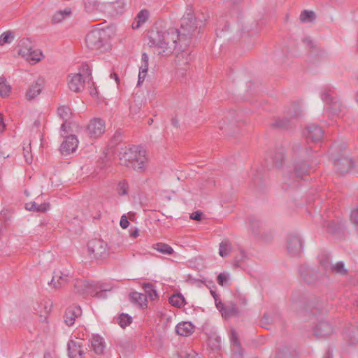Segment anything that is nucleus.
Segmentation results:
<instances>
[{"label": "nucleus", "instance_id": "aec40b11", "mask_svg": "<svg viewBox=\"0 0 358 358\" xmlns=\"http://www.w3.org/2000/svg\"><path fill=\"white\" fill-rule=\"evenodd\" d=\"M301 278L308 284L315 283L318 279V273L306 265H301L299 268Z\"/></svg>", "mask_w": 358, "mask_h": 358}, {"label": "nucleus", "instance_id": "e433bc0d", "mask_svg": "<svg viewBox=\"0 0 358 358\" xmlns=\"http://www.w3.org/2000/svg\"><path fill=\"white\" fill-rule=\"evenodd\" d=\"M231 250V243L228 240H224L220 244L219 254L221 257H225L229 255Z\"/></svg>", "mask_w": 358, "mask_h": 358}, {"label": "nucleus", "instance_id": "0e129e2a", "mask_svg": "<svg viewBox=\"0 0 358 358\" xmlns=\"http://www.w3.org/2000/svg\"><path fill=\"white\" fill-rule=\"evenodd\" d=\"M210 292L211 295L213 296V297L214 298L215 301H218V299H219V296H218V294L216 293V292H215V290H213V289H210Z\"/></svg>", "mask_w": 358, "mask_h": 358}, {"label": "nucleus", "instance_id": "a18cd8bd", "mask_svg": "<svg viewBox=\"0 0 358 358\" xmlns=\"http://www.w3.org/2000/svg\"><path fill=\"white\" fill-rule=\"evenodd\" d=\"M14 38V34L11 31L3 32L0 36V45H3L6 43H10L13 41Z\"/></svg>", "mask_w": 358, "mask_h": 358}, {"label": "nucleus", "instance_id": "7c9ffc66", "mask_svg": "<svg viewBox=\"0 0 358 358\" xmlns=\"http://www.w3.org/2000/svg\"><path fill=\"white\" fill-rule=\"evenodd\" d=\"M131 302L139 306L141 308L147 306V295L138 292H132L129 294Z\"/></svg>", "mask_w": 358, "mask_h": 358}, {"label": "nucleus", "instance_id": "b1692460", "mask_svg": "<svg viewBox=\"0 0 358 358\" xmlns=\"http://www.w3.org/2000/svg\"><path fill=\"white\" fill-rule=\"evenodd\" d=\"M84 11L87 14L103 12V3L98 0H83Z\"/></svg>", "mask_w": 358, "mask_h": 358}, {"label": "nucleus", "instance_id": "f704fd0d", "mask_svg": "<svg viewBox=\"0 0 358 358\" xmlns=\"http://www.w3.org/2000/svg\"><path fill=\"white\" fill-rule=\"evenodd\" d=\"M169 303L175 307L182 308L185 304V300L184 296L181 294H176L172 295L169 298Z\"/></svg>", "mask_w": 358, "mask_h": 358}, {"label": "nucleus", "instance_id": "f3484780", "mask_svg": "<svg viewBox=\"0 0 358 358\" xmlns=\"http://www.w3.org/2000/svg\"><path fill=\"white\" fill-rule=\"evenodd\" d=\"M304 135L307 140L317 143L322 138L324 131L320 127L316 124H309L306 128Z\"/></svg>", "mask_w": 358, "mask_h": 358}, {"label": "nucleus", "instance_id": "a19ab883", "mask_svg": "<svg viewBox=\"0 0 358 358\" xmlns=\"http://www.w3.org/2000/svg\"><path fill=\"white\" fill-rule=\"evenodd\" d=\"M315 19V14L312 10H304L300 14V20L303 22H312Z\"/></svg>", "mask_w": 358, "mask_h": 358}, {"label": "nucleus", "instance_id": "338daca9", "mask_svg": "<svg viewBox=\"0 0 358 358\" xmlns=\"http://www.w3.org/2000/svg\"><path fill=\"white\" fill-rule=\"evenodd\" d=\"M287 350V349H282V350H280L279 352H278V356L280 357V358H286L285 355V351Z\"/></svg>", "mask_w": 358, "mask_h": 358}, {"label": "nucleus", "instance_id": "4c0bfd02", "mask_svg": "<svg viewBox=\"0 0 358 358\" xmlns=\"http://www.w3.org/2000/svg\"><path fill=\"white\" fill-rule=\"evenodd\" d=\"M303 306V308H304V311H308V310H310L312 314H315L316 312H314L313 309L310 308L311 305L309 303H304L303 299H300L299 301L295 300L292 299V308L294 310H296L297 306Z\"/></svg>", "mask_w": 358, "mask_h": 358}, {"label": "nucleus", "instance_id": "c85d7f7f", "mask_svg": "<svg viewBox=\"0 0 358 358\" xmlns=\"http://www.w3.org/2000/svg\"><path fill=\"white\" fill-rule=\"evenodd\" d=\"M92 347L96 354L102 355L105 349L103 338L98 335L93 336L92 338Z\"/></svg>", "mask_w": 358, "mask_h": 358}, {"label": "nucleus", "instance_id": "5fc2aeb1", "mask_svg": "<svg viewBox=\"0 0 358 358\" xmlns=\"http://www.w3.org/2000/svg\"><path fill=\"white\" fill-rule=\"evenodd\" d=\"M215 305L217 308L220 310V312L222 313V315L223 316V313L224 310L225 306L223 303H222L220 301H215Z\"/></svg>", "mask_w": 358, "mask_h": 358}, {"label": "nucleus", "instance_id": "20e7f679", "mask_svg": "<svg viewBox=\"0 0 358 358\" xmlns=\"http://www.w3.org/2000/svg\"><path fill=\"white\" fill-rule=\"evenodd\" d=\"M110 290V287L100 282L76 280L74 283V292L85 296L90 295L98 299H105L106 292Z\"/></svg>", "mask_w": 358, "mask_h": 358}, {"label": "nucleus", "instance_id": "cd10ccee", "mask_svg": "<svg viewBox=\"0 0 358 358\" xmlns=\"http://www.w3.org/2000/svg\"><path fill=\"white\" fill-rule=\"evenodd\" d=\"M230 342L231 345V350L234 355L242 356L243 349L241 348V343L238 340V336L236 331L232 329L230 333Z\"/></svg>", "mask_w": 358, "mask_h": 358}, {"label": "nucleus", "instance_id": "423d86ee", "mask_svg": "<svg viewBox=\"0 0 358 358\" xmlns=\"http://www.w3.org/2000/svg\"><path fill=\"white\" fill-rule=\"evenodd\" d=\"M197 26L196 20L192 10L189 12L181 18L180 29H177V38L179 43H182L185 45L189 43L190 39L196 31Z\"/></svg>", "mask_w": 358, "mask_h": 358}, {"label": "nucleus", "instance_id": "8fccbe9b", "mask_svg": "<svg viewBox=\"0 0 358 358\" xmlns=\"http://www.w3.org/2000/svg\"><path fill=\"white\" fill-rule=\"evenodd\" d=\"M350 221L352 223L355 225L356 227H358V208H355L352 210L351 214H350Z\"/></svg>", "mask_w": 358, "mask_h": 358}, {"label": "nucleus", "instance_id": "052dcab7", "mask_svg": "<svg viewBox=\"0 0 358 358\" xmlns=\"http://www.w3.org/2000/svg\"><path fill=\"white\" fill-rule=\"evenodd\" d=\"M145 76H146V74L141 73V72H139V73H138V85H140L142 83H143V81L145 80Z\"/></svg>", "mask_w": 358, "mask_h": 358}, {"label": "nucleus", "instance_id": "412c9836", "mask_svg": "<svg viewBox=\"0 0 358 358\" xmlns=\"http://www.w3.org/2000/svg\"><path fill=\"white\" fill-rule=\"evenodd\" d=\"M68 355L69 358H82L85 352L80 341L70 340L67 344Z\"/></svg>", "mask_w": 358, "mask_h": 358}, {"label": "nucleus", "instance_id": "c756f323", "mask_svg": "<svg viewBox=\"0 0 358 358\" xmlns=\"http://www.w3.org/2000/svg\"><path fill=\"white\" fill-rule=\"evenodd\" d=\"M149 17V12L148 10L143 9L141 10L137 14L136 17H135L131 27L133 29H138L142 24L145 23Z\"/></svg>", "mask_w": 358, "mask_h": 358}, {"label": "nucleus", "instance_id": "ddd939ff", "mask_svg": "<svg viewBox=\"0 0 358 358\" xmlns=\"http://www.w3.org/2000/svg\"><path fill=\"white\" fill-rule=\"evenodd\" d=\"M249 225L251 231L256 236L260 235L264 240L268 241L271 237V233H266V226L261 220L251 217L249 218Z\"/></svg>", "mask_w": 358, "mask_h": 358}, {"label": "nucleus", "instance_id": "7ed1b4c3", "mask_svg": "<svg viewBox=\"0 0 358 358\" xmlns=\"http://www.w3.org/2000/svg\"><path fill=\"white\" fill-rule=\"evenodd\" d=\"M120 164L126 166H131L134 170L141 171L147 162L145 152L139 150L137 147L122 148L119 152Z\"/></svg>", "mask_w": 358, "mask_h": 358}, {"label": "nucleus", "instance_id": "6e6552de", "mask_svg": "<svg viewBox=\"0 0 358 358\" xmlns=\"http://www.w3.org/2000/svg\"><path fill=\"white\" fill-rule=\"evenodd\" d=\"M87 250L92 258L103 259L108 255L107 243L101 239L94 238L87 243Z\"/></svg>", "mask_w": 358, "mask_h": 358}, {"label": "nucleus", "instance_id": "09e8293b", "mask_svg": "<svg viewBox=\"0 0 358 358\" xmlns=\"http://www.w3.org/2000/svg\"><path fill=\"white\" fill-rule=\"evenodd\" d=\"M217 283L222 287L227 286L228 276L224 273H221L217 275Z\"/></svg>", "mask_w": 358, "mask_h": 358}, {"label": "nucleus", "instance_id": "a878e982", "mask_svg": "<svg viewBox=\"0 0 358 358\" xmlns=\"http://www.w3.org/2000/svg\"><path fill=\"white\" fill-rule=\"evenodd\" d=\"M44 85V80L38 78L34 83L29 87L26 96L28 99H32L36 97L41 92Z\"/></svg>", "mask_w": 358, "mask_h": 358}, {"label": "nucleus", "instance_id": "a211bd4d", "mask_svg": "<svg viewBox=\"0 0 358 358\" xmlns=\"http://www.w3.org/2000/svg\"><path fill=\"white\" fill-rule=\"evenodd\" d=\"M68 86L74 92L78 93L82 92L85 87V80L83 78V75L78 73L69 76Z\"/></svg>", "mask_w": 358, "mask_h": 358}, {"label": "nucleus", "instance_id": "5701e85b", "mask_svg": "<svg viewBox=\"0 0 358 358\" xmlns=\"http://www.w3.org/2000/svg\"><path fill=\"white\" fill-rule=\"evenodd\" d=\"M334 331L332 326L327 322H320L314 329V334L317 338H323L331 335Z\"/></svg>", "mask_w": 358, "mask_h": 358}, {"label": "nucleus", "instance_id": "dca6fc26", "mask_svg": "<svg viewBox=\"0 0 358 358\" xmlns=\"http://www.w3.org/2000/svg\"><path fill=\"white\" fill-rule=\"evenodd\" d=\"M124 10V2L123 0H117L113 2L103 3V12L111 16H116L123 13Z\"/></svg>", "mask_w": 358, "mask_h": 358}, {"label": "nucleus", "instance_id": "4468645a", "mask_svg": "<svg viewBox=\"0 0 358 358\" xmlns=\"http://www.w3.org/2000/svg\"><path fill=\"white\" fill-rule=\"evenodd\" d=\"M27 43H29L27 40H22L20 43L19 54L23 57H26L27 60L34 61L35 62L40 61L42 52L39 50H33L31 47L27 46Z\"/></svg>", "mask_w": 358, "mask_h": 358}, {"label": "nucleus", "instance_id": "bb28decb", "mask_svg": "<svg viewBox=\"0 0 358 358\" xmlns=\"http://www.w3.org/2000/svg\"><path fill=\"white\" fill-rule=\"evenodd\" d=\"M194 330V326L189 322H181L176 327V333L182 336H190Z\"/></svg>", "mask_w": 358, "mask_h": 358}, {"label": "nucleus", "instance_id": "2f4dec72", "mask_svg": "<svg viewBox=\"0 0 358 358\" xmlns=\"http://www.w3.org/2000/svg\"><path fill=\"white\" fill-rule=\"evenodd\" d=\"M321 264L324 266V269H327L328 266H329V268L332 272L338 273L341 275H345L347 274V269L345 268L344 264L342 262H338L336 263L335 264H330L329 265L327 262L326 264L321 262Z\"/></svg>", "mask_w": 358, "mask_h": 358}, {"label": "nucleus", "instance_id": "58836bf2", "mask_svg": "<svg viewBox=\"0 0 358 358\" xmlns=\"http://www.w3.org/2000/svg\"><path fill=\"white\" fill-rule=\"evenodd\" d=\"M57 113L64 121H68L71 118V111L68 106H62L58 108Z\"/></svg>", "mask_w": 358, "mask_h": 358}, {"label": "nucleus", "instance_id": "9d476101", "mask_svg": "<svg viewBox=\"0 0 358 358\" xmlns=\"http://www.w3.org/2000/svg\"><path fill=\"white\" fill-rule=\"evenodd\" d=\"M294 112L289 111V114L292 116V118L287 117H279L276 119L271 124L273 128L285 129L292 127L293 124V120L297 119L301 115V111L297 105H293Z\"/></svg>", "mask_w": 358, "mask_h": 358}, {"label": "nucleus", "instance_id": "4be33fe9", "mask_svg": "<svg viewBox=\"0 0 358 358\" xmlns=\"http://www.w3.org/2000/svg\"><path fill=\"white\" fill-rule=\"evenodd\" d=\"M82 313L81 308L79 306H72L66 308L64 316V322L68 326L74 324L76 318L80 316Z\"/></svg>", "mask_w": 358, "mask_h": 358}, {"label": "nucleus", "instance_id": "864d4df0", "mask_svg": "<svg viewBox=\"0 0 358 358\" xmlns=\"http://www.w3.org/2000/svg\"><path fill=\"white\" fill-rule=\"evenodd\" d=\"M83 71L84 74H87V77L89 78V80L91 79V69H90V66L88 64H84L83 65Z\"/></svg>", "mask_w": 358, "mask_h": 358}, {"label": "nucleus", "instance_id": "79ce46f5", "mask_svg": "<svg viewBox=\"0 0 358 358\" xmlns=\"http://www.w3.org/2000/svg\"><path fill=\"white\" fill-rule=\"evenodd\" d=\"M238 313V308L236 304L234 303H230L229 305H226L223 313V317H229L235 315Z\"/></svg>", "mask_w": 358, "mask_h": 358}, {"label": "nucleus", "instance_id": "473e14b6", "mask_svg": "<svg viewBox=\"0 0 358 358\" xmlns=\"http://www.w3.org/2000/svg\"><path fill=\"white\" fill-rule=\"evenodd\" d=\"M50 207L49 203L37 204L34 201L26 203L25 208L29 211L45 212Z\"/></svg>", "mask_w": 358, "mask_h": 358}, {"label": "nucleus", "instance_id": "4d7b16f0", "mask_svg": "<svg viewBox=\"0 0 358 358\" xmlns=\"http://www.w3.org/2000/svg\"><path fill=\"white\" fill-rule=\"evenodd\" d=\"M187 71L183 69H179L177 70V76L179 78H184L187 75Z\"/></svg>", "mask_w": 358, "mask_h": 358}, {"label": "nucleus", "instance_id": "774afa93", "mask_svg": "<svg viewBox=\"0 0 358 358\" xmlns=\"http://www.w3.org/2000/svg\"><path fill=\"white\" fill-rule=\"evenodd\" d=\"M185 358H199V357L194 352L192 354H187Z\"/></svg>", "mask_w": 358, "mask_h": 358}, {"label": "nucleus", "instance_id": "e2e57ef3", "mask_svg": "<svg viewBox=\"0 0 358 358\" xmlns=\"http://www.w3.org/2000/svg\"><path fill=\"white\" fill-rule=\"evenodd\" d=\"M142 62L143 64H148V56L145 52L142 54Z\"/></svg>", "mask_w": 358, "mask_h": 358}, {"label": "nucleus", "instance_id": "ea45409f", "mask_svg": "<svg viewBox=\"0 0 358 358\" xmlns=\"http://www.w3.org/2000/svg\"><path fill=\"white\" fill-rule=\"evenodd\" d=\"M132 322V317L128 314L122 313L117 319V322L122 328H125L129 326Z\"/></svg>", "mask_w": 358, "mask_h": 358}, {"label": "nucleus", "instance_id": "c9c22d12", "mask_svg": "<svg viewBox=\"0 0 358 358\" xmlns=\"http://www.w3.org/2000/svg\"><path fill=\"white\" fill-rule=\"evenodd\" d=\"M153 248L164 255H172L173 249L165 243H157L153 245Z\"/></svg>", "mask_w": 358, "mask_h": 358}, {"label": "nucleus", "instance_id": "f03ea898", "mask_svg": "<svg viewBox=\"0 0 358 358\" xmlns=\"http://www.w3.org/2000/svg\"><path fill=\"white\" fill-rule=\"evenodd\" d=\"M177 36V29H166L157 24L154 25L148 33L150 45L156 47L159 55L163 57L173 53L178 41Z\"/></svg>", "mask_w": 358, "mask_h": 358}, {"label": "nucleus", "instance_id": "6ab92c4d", "mask_svg": "<svg viewBox=\"0 0 358 358\" xmlns=\"http://www.w3.org/2000/svg\"><path fill=\"white\" fill-rule=\"evenodd\" d=\"M78 140L75 135H70L66 137L60 146V150L62 155H69L76 151L78 148Z\"/></svg>", "mask_w": 358, "mask_h": 358}, {"label": "nucleus", "instance_id": "39448f33", "mask_svg": "<svg viewBox=\"0 0 358 358\" xmlns=\"http://www.w3.org/2000/svg\"><path fill=\"white\" fill-rule=\"evenodd\" d=\"M110 36L103 29L95 28L91 30L85 37L86 45L93 50L106 51L110 48Z\"/></svg>", "mask_w": 358, "mask_h": 358}, {"label": "nucleus", "instance_id": "0eeeda50", "mask_svg": "<svg viewBox=\"0 0 358 358\" xmlns=\"http://www.w3.org/2000/svg\"><path fill=\"white\" fill-rule=\"evenodd\" d=\"M321 99L327 105V110L331 116L343 117L346 112V107L334 96V92L326 87L321 93Z\"/></svg>", "mask_w": 358, "mask_h": 358}, {"label": "nucleus", "instance_id": "f257e3e1", "mask_svg": "<svg viewBox=\"0 0 358 358\" xmlns=\"http://www.w3.org/2000/svg\"><path fill=\"white\" fill-rule=\"evenodd\" d=\"M311 148L302 145L299 143H296L292 145L293 157L295 159L294 164L293 179L289 178H285L282 184V189L288 190L289 188H294L299 185V179H303L304 176L309 175L315 171L314 167L310 166L303 159L310 157Z\"/></svg>", "mask_w": 358, "mask_h": 358}, {"label": "nucleus", "instance_id": "f8f14e48", "mask_svg": "<svg viewBox=\"0 0 358 358\" xmlns=\"http://www.w3.org/2000/svg\"><path fill=\"white\" fill-rule=\"evenodd\" d=\"M334 167L336 171L341 174H344L350 171L352 169H355L358 171V165L357 162L348 157H341L334 161Z\"/></svg>", "mask_w": 358, "mask_h": 358}, {"label": "nucleus", "instance_id": "37998d69", "mask_svg": "<svg viewBox=\"0 0 358 358\" xmlns=\"http://www.w3.org/2000/svg\"><path fill=\"white\" fill-rule=\"evenodd\" d=\"M10 89L11 87L7 83L6 79L3 76L0 77V95L1 96L8 95Z\"/></svg>", "mask_w": 358, "mask_h": 358}, {"label": "nucleus", "instance_id": "13d9d810", "mask_svg": "<svg viewBox=\"0 0 358 358\" xmlns=\"http://www.w3.org/2000/svg\"><path fill=\"white\" fill-rule=\"evenodd\" d=\"M271 320L269 315L265 314V315H264V316L262 319V321H261L262 325H263L264 324H268L271 322Z\"/></svg>", "mask_w": 358, "mask_h": 358}, {"label": "nucleus", "instance_id": "680f3d73", "mask_svg": "<svg viewBox=\"0 0 358 358\" xmlns=\"http://www.w3.org/2000/svg\"><path fill=\"white\" fill-rule=\"evenodd\" d=\"M5 124L3 120V115L0 113V132H2L4 130Z\"/></svg>", "mask_w": 358, "mask_h": 358}, {"label": "nucleus", "instance_id": "49530a36", "mask_svg": "<svg viewBox=\"0 0 358 358\" xmlns=\"http://www.w3.org/2000/svg\"><path fill=\"white\" fill-rule=\"evenodd\" d=\"M128 189L129 184L125 180H123L117 184L116 191L119 195L124 196L128 194Z\"/></svg>", "mask_w": 358, "mask_h": 358}, {"label": "nucleus", "instance_id": "2eb2a0df", "mask_svg": "<svg viewBox=\"0 0 358 358\" xmlns=\"http://www.w3.org/2000/svg\"><path fill=\"white\" fill-rule=\"evenodd\" d=\"M87 130L90 138H96L104 133L105 122L101 118H94L88 124Z\"/></svg>", "mask_w": 358, "mask_h": 358}, {"label": "nucleus", "instance_id": "3c124183", "mask_svg": "<svg viewBox=\"0 0 358 358\" xmlns=\"http://www.w3.org/2000/svg\"><path fill=\"white\" fill-rule=\"evenodd\" d=\"M120 224L122 229H126L129 227V222L125 215L121 217Z\"/></svg>", "mask_w": 358, "mask_h": 358}, {"label": "nucleus", "instance_id": "c03bdc74", "mask_svg": "<svg viewBox=\"0 0 358 358\" xmlns=\"http://www.w3.org/2000/svg\"><path fill=\"white\" fill-rule=\"evenodd\" d=\"M143 289L146 294H148L152 300H154L158 297L157 292L152 283L149 282L144 284Z\"/></svg>", "mask_w": 358, "mask_h": 358}, {"label": "nucleus", "instance_id": "603ef678", "mask_svg": "<svg viewBox=\"0 0 358 358\" xmlns=\"http://www.w3.org/2000/svg\"><path fill=\"white\" fill-rule=\"evenodd\" d=\"M202 215H203L202 212H201V211H195V212H193L190 215V218L194 220L199 221V220H201Z\"/></svg>", "mask_w": 358, "mask_h": 358}, {"label": "nucleus", "instance_id": "bf43d9fd", "mask_svg": "<svg viewBox=\"0 0 358 358\" xmlns=\"http://www.w3.org/2000/svg\"><path fill=\"white\" fill-rule=\"evenodd\" d=\"M148 64H143L141 65V66L140 67L139 72H141V73L146 74L147 71H148Z\"/></svg>", "mask_w": 358, "mask_h": 358}, {"label": "nucleus", "instance_id": "393cba45", "mask_svg": "<svg viewBox=\"0 0 358 358\" xmlns=\"http://www.w3.org/2000/svg\"><path fill=\"white\" fill-rule=\"evenodd\" d=\"M267 160H269L274 166L277 168L281 167L285 160L284 150L282 149H278L271 151L268 155Z\"/></svg>", "mask_w": 358, "mask_h": 358}, {"label": "nucleus", "instance_id": "1a4fd4ad", "mask_svg": "<svg viewBox=\"0 0 358 358\" xmlns=\"http://www.w3.org/2000/svg\"><path fill=\"white\" fill-rule=\"evenodd\" d=\"M73 277V271L71 268H63L55 271L51 280V285L56 289L61 288L66 285Z\"/></svg>", "mask_w": 358, "mask_h": 358}, {"label": "nucleus", "instance_id": "de8ad7c7", "mask_svg": "<svg viewBox=\"0 0 358 358\" xmlns=\"http://www.w3.org/2000/svg\"><path fill=\"white\" fill-rule=\"evenodd\" d=\"M23 154L25 161L27 164H31L33 160V157L31 153V146L30 143L27 146L23 148Z\"/></svg>", "mask_w": 358, "mask_h": 358}, {"label": "nucleus", "instance_id": "69168bd1", "mask_svg": "<svg viewBox=\"0 0 358 358\" xmlns=\"http://www.w3.org/2000/svg\"><path fill=\"white\" fill-rule=\"evenodd\" d=\"M323 358H333L332 352L329 349L324 354Z\"/></svg>", "mask_w": 358, "mask_h": 358}, {"label": "nucleus", "instance_id": "9b49d317", "mask_svg": "<svg viewBox=\"0 0 358 358\" xmlns=\"http://www.w3.org/2000/svg\"><path fill=\"white\" fill-rule=\"evenodd\" d=\"M302 240L297 234H289L287 239V250L292 257L299 256L302 252Z\"/></svg>", "mask_w": 358, "mask_h": 358}, {"label": "nucleus", "instance_id": "6e6d98bb", "mask_svg": "<svg viewBox=\"0 0 358 358\" xmlns=\"http://www.w3.org/2000/svg\"><path fill=\"white\" fill-rule=\"evenodd\" d=\"M122 141V133L120 131H117L113 136V141L117 143V141Z\"/></svg>", "mask_w": 358, "mask_h": 358}, {"label": "nucleus", "instance_id": "72a5a7b5", "mask_svg": "<svg viewBox=\"0 0 358 358\" xmlns=\"http://www.w3.org/2000/svg\"><path fill=\"white\" fill-rule=\"evenodd\" d=\"M71 10L70 8H66L64 10L57 11L52 18L53 23L57 24L61 22L65 17L70 15Z\"/></svg>", "mask_w": 358, "mask_h": 358}]
</instances>
